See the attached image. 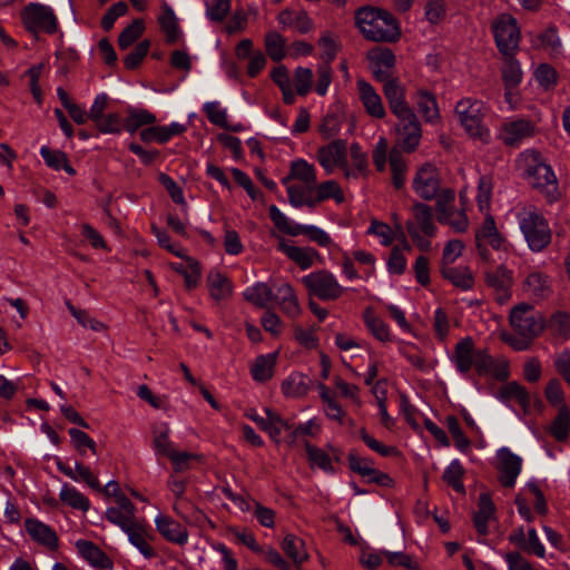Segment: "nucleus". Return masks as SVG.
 I'll use <instances>...</instances> for the list:
<instances>
[{"instance_id": "f257e3e1", "label": "nucleus", "mask_w": 570, "mask_h": 570, "mask_svg": "<svg viewBox=\"0 0 570 570\" xmlns=\"http://www.w3.org/2000/svg\"><path fill=\"white\" fill-rule=\"evenodd\" d=\"M355 24L365 39L374 42L394 43L402 36L397 19L390 11L373 6L356 9Z\"/></svg>"}, {"instance_id": "f03ea898", "label": "nucleus", "mask_w": 570, "mask_h": 570, "mask_svg": "<svg viewBox=\"0 0 570 570\" xmlns=\"http://www.w3.org/2000/svg\"><path fill=\"white\" fill-rule=\"evenodd\" d=\"M525 175L531 180V186L542 193L549 203L559 198L557 178L549 165L542 158L540 151L527 150L523 154Z\"/></svg>"}, {"instance_id": "7ed1b4c3", "label": "nucleus", "mask_w": 570, "mask_h": 570, "mask_svg": "<svg viewBox=\"0 0 570 570\" xmlns=\"http://www.w3.org/2000/svg\"><path fill=\"white\" fill-rule=\"evenodd\" d=\"M520 229L533 252H541L551 243V230L544 216L537 209L522 213Z\"/></svg>"}, {"instance_id": "20e7f679", "label": "nucleus", "mask_w": 570, "mask_h": 570, "mask_svg": "<svg viewBox=\"0 0 570 570\" xmlns=\"http://www.w3.org/2000/svg\"><path fill=\"white\" fill-rule=\"evenodd\" d=\"M21 21L24 29L35 39H39V32L53 35L58 31V20L53 10L41 3H29L21 11Z\"/></svg>"}, {"instance_id": "39448f33", "label": "nucleus", "mask_w": 570, "mask_h": 570, "mask_svg": "<svg viewBox=\"0 0 570 570\" xmlns=\"http://www.w3.org/2000/svg\"><path fill=\"white\" fill-rule=\"evenodd\" d=\"M532 309L531 304L520 303L510 312V325L520 336L535 338L546 327V320L542 314H529Z\"/></svg>"}, {"instance_id": "423d86ee", "label": "nucleus", "mask_w": 570, "mask_h": 570, "mask_svg": "<svg viewBox=\"0 0 570 570\" xmlns=\"http://www.w3.org/2000/svg\"><path fill=\"white\" fill-rule=\"evenodd\" d=\"M455 112L465 131L474 138L484 139L489 131L482 125L483 102L476 99L464 98L455 106Z\"/></svg>"}, {"instance_id": "0eeeda50", "label": "nucleus", "mask_w": 570, "mask_h": 570, "mask_svg": "<svg viewBox=\"0 0 570 570\" xmlns=\"http://www.w3.org/2000/svg\"><path fill=\"white\" fill-rule=\"evenodd\" d=\"M309 295L322 301L337 299L343 294V287L335 277L327 271L313 272L302 278Z\"/></svg>"}, {"instance_id": "6e6552de", "label": "nucleus", "mask_w": 570, "mask_h": 570, "mask_svg": "<svg viewBox=\"0 0 570 570\" xmlns=\"http://www.w3.org/2000/svg\"><path fill=\"white\" fill-rule=\"evenodd\" d=\"M493 32L497 47L502 55L515 52L520 41V29L512 16H501L493 24Z\"/></svg>"}, {"instance_id": "1a4fd4ad", "label": "nucleus", "mask_w": 570, "mask_h": 570, "mask_svg": "<svg viewBox=\"0 0 570 570\" xmlns=\"http://www.w3.org/2000/svg\"><path fill=\"white\" fill-rule=\"evenodd\" d=\"M487 242L493 249L499 250L503 247L505 242L502 234L498 230L493 216L488 213L482 223V226L475 232V245L478 254L482 261L490 259V252L487 248Z\"/></svg>"}, {"instance_id": "9d476101", "label": "nucleus", "mask_w": 570, "mask_h": 570, "mask_svg": "<svg viewBox=\"0 0 570 570\" xmlns=\"http://www.w3.org/2000/svg\"><path fill=\"white\" fill-rule=\"evenodd\" d=\"M484 281L488 287L493 291L494 299L500 304H505L511 298V288L513 286V272L504 265L484 273Z\"/></svg>"}, {"instance_id": "9b49d317", "label": "nucleus", "mask_w": 570, "mask_h": 570, "mask_svg": "<svg viewBox=\"0 0 570 570\" xmlns=\"http://www.w3.org/2000/svg\"><path fill=\"white\" fill-rule=\"evenodd\" d=\"M413 188L421 198L433 199L440 188L436 167L430 163L422 165L413 179Z\"/></svg>"}, {"instance_id": "f8f14e48", "label": "nucleus", "mask_w": 570, "mask_h": 570, "mask_svg": "<svg viewBox=\"0 0 570 570\" xmlns=\"http://www.w3.org/2000/svg\"><path fill=\"white\" fill-rule=\"evenodd\" d=\"M116 504L117 507H110L107 509L105 517L110 523L116 524L122 531L128 532L140 522V520L136 518V507L127 497H121L119 499V503Z\"/></svg>"}, {"instance_id": "ddd939ff", "label": "nucleus", "mask_w": 570, "mask_h": 570, "mask_svg": "<svg viewBox=\"0 0 570 570\" xmlns=\"http://www.w3.org/2000/svg\"><path fill=\"white\" fill-rule=\"evenodd\" d=\"M396 130L399 134V146L406 153H412L419 146L421 139V125L417 117L413 112V116L397 118Z\"/></svg>"}, {"instance_id": "4468645a", "label": "nucleus", "mask_w": 570, "mask_h": 570, "mask_svg": "<svg viewBox=\"0 0 570 570\" xmlns=\"http://www.w3.org/2000/svg\"><path fill=\"white\" fill-rule=\"evenodd\" d=\"M317 159L327 174L333 173L334 167L344 168L346 164V141L336 139L328 145L318 148Z\"/></svg>"}, {"instance_id": "2eb2a0df", "label": "nucleus", "mask_w": 570, "mask_h": 570, "mask_svg": "<svg viewBox=\"0 0 570 570\" xmlns=\"http://www.w3.org/2000/svg\"><path fill=\"white\" fill-rule=\"evenodd\" d=\"M498 459L499 481L504 488H512L520 474L522 461L508 448H502L498 451Z\"/></svg>"}, {"instance_id": "dca6fc26", "label": "nucleus", "mask_w": 570, "mask_h": 570, "mask_svg": "<svg viewBox=\"0 0 570 570\" xmlns=\"http://www.w3.org/2000/svg\"><path fill=\"white\" fill-rule=\"evenodd\" d=\"M383 91L391 111L397 118L413 116V110L405 100V89L399 80H391L385 83Z\"/></svg>"}, {"instance_id": "f3484780", "label": "nucleus", "mask_w": 570, "mask_h": 570, "mask_svg": "<svg viewBox=\"0 0 570 570\" xmlns=\"http://www.w3.org/2000/svg\"><path fill=\"white\" fill-rule=\"evenodd\" d=\"M476 351L474 341L470 336L460 340L455 344L452 361L460 373L465 374L472 368Z\"/></svg>"}, {"instance_id": "a211bd4d", "label": "nucleus", "mask_w": 570, "mask_h": 570, "mask_svg": "<svg viewBox=\"0 0 570 570\" xmlns=\"http://www.w3.org/2000/svg\"><path fill=\"white\" fill-rule=\"evenodd\" d=\"M24 527L33 541L53 551L58 549V535L49 525L36 519H27Z\"/></svg>"}, {"instance_id": "6ab92c4d", "label": "nucleus", "mask_w": 570, "mask_h": 570, "mask_svg": "<svg viewBox=\"0 0 570 570\" xmlns=\"http://www.w3.org/2000/svg\"><path fill=\"white\" fill-rule=\"evenodd\" d=\"M357 88L360 92V99L363 102V106L366 112L375 118H383L385 116V109L382 104L381 97L376 94L373 86L363 80H357Z\"/></svg>"}, {"instance_id": "aec40b11", "label": "nucleus", "mask_w": 570, "mask_h": 570, "mask_svg": "<svg viewBox=\"0 0 570 570\" xmlns=\"http://www.w3.org/2000/svg\"><path fill=\"white\" fill-rule=\"evenodd\" d=\"M495 513V505L489 493H481L478 502V511L473 514V523L480 535L489 532L488 522Z\"/></svg>"}, {"instance_id": "412c9836", "label": "nucleus", "mask_w": 570, "mask_h": 570, "mask_svg": "<svg viewBox=\"0 0 570 570\" xmlns=\"http://www.w3.org/2000/svg\"><path fill=\"white\" fill-rule=\"evenodd\" d=\"M502 139L507 146H514L522 139L533 135V125L524 119H518L508 124H504Z\"/></svg>"}, {"instance_id": "4be33fe9", "label": "nucleus", "mask_w": 570, "mask_h": 570, "mask_svg": "<svg viewBox=\"0 0 570 570\" xmlns=\"http://www.w3.org/2000/svg\"><path fill=\"white\" fill-rule=\"evenodd\" d=\"M156 527L159 533L170 542L184 544L187 541V529L168 517H158Z\"/></svg>"}, {"instance_id": "5701e85b", "label": "nucleus", "mask_w": 570, "mask_h": 570, "mask_svg": "<svg viewBox=\"0 0 570 570\" xmlns=\"http://www.w3.org/2000/svg\"><path fill=\"white\" fill-rule=\"evenodd\" d=\"M76 547L80 556L90 564L101 569H108L111 567L110 559L94 542L87 540H78L76 542Z\"/></svg>"}, {"instance_id": "b1692460", "label": "nucleus", "mask_w": 570, "mask_h": 570, "mask_svg": "<svg viewBox=\"0 0 570 570\" xmlns=\"http://www.w3.org/2000/svg\"><path fill=\"white\" fill-rule=\"evenodd\" d=\"M547 432L558 442H566L570 433V409L562 404L558 409L556 417L547 428Z\"/></svg>"}, {"instance_id": "393cba45", "label": "nucleus", "mask_w": 570, "mask_h": 570, "mask_svg": "<svg viewBox=\"0 0 570 570\" xmlns=\"http://www.w3.org/2000/svg\"><path fill=\"white\" fill-rule=\"evenodd\" d=\"M316 184H293L287 188L288 202L294 207L314 208Z\"/></svg>"}, {"instance_id": "a878e982", "label": "nucleus", "mask_w": 570, "mask_h": 570, "mask_svg": "<svg viewBox=\"0 0 570 570\" xmlns=\"http://www.w3.org/2000/svg\"><path fill=\"white\" fill-rule=\"evenodd\" d=\"M497 396L503 402L514 399L520 404L524 413L529 412L530 394L527 389L517 381H511L502 385L499 389Z\"/></svg>"}, {"instance_id": "bb28decb", "label": "nucleus", "mask_w": 570, "mask_h": 570, "mask_svg": "<svg viewBox=\"0 0 570 570\" xmlns=\"http://www.w3.org/2000/svg\"><path fill=\"white\" fill-rule=\"evenodd\" d=\"M278 248L284 252L289 259L295 262L302 269H307L313 265L315 257L320 258V254L312 247H298L287 245L283 240L278 244Z\"/></svg>"}, {"instance_id": "cd10ccee", "label": "nucleus", "mask_w": 570, "mask_h": 570, "mask_svg": "<svg viewBox=\"0 0 570 570\" xmlns=\"http://www.w3.org/2000/svg\"><path fill=\"white\" fill-rule=\"evenodd\" d=\"M501 76L505 90H512L521 83L523 73L514 53L503 55Z\"/></svg>"}, {"instance_id": "c85d7f7f", "label": "nucleus", "mask_w": 570, "mask_h": 570, "mask_svg": "<svg viewBox=\"0 0 570 570\" xmlns=\"http://www.w3.org/2000/svg\"><path fill=\"white\" fill-rule=\"evenodd\" d=\"M441 274L445 279L462 291L471 289L474 286V276L468 266H442Z\"/></svg>"}, {"instance_id": "c756f323", "label": "nucleus", "mask_w": 570, "mask_h": 570, "mask_svg": "<svg viewBox=\"0 0 570 570\" xmlns=\"http://www.w3.org/2000/svg\"><path fill=\"white\" fill-rule=\"evenodd\" d=\"M313 381L309 376L295 372L291 374L282 383V391L284 395L289 397L305 396L311 389Z\"/></svg>"}, {"instance_id": "7c9ffc66", "label": "nucleus", "mask_w": 570, "mask_h": 570, "mask_svg": "<svg viewBox=\"0 0 570 570\" xmlns=\"http://www.w3.org/2000/svg\"><path fill=\"white\" fill-rule=\"evenodd\" d=\"M532 46L535 49H543L549 51L551 56L561 52L562 42L556 26H549L546 30L535 36L532 40Z\"/></svg>"}, {"instance_id": "2f4dec72", "label": "nucleus", "mask_w": 570, "mask_h": 570, "mask_svg": "<svg viewBox=\"0 0 570 570\" xmlns=\"http://www.w3.org/2000/svg\"><path fill=\"white\" fill-rule=\"evenodd\" d=\"M412 210L415 218L414 224L419 232L421 230L428 237H433L435 235L436 227L433 224L432 207L423 203H415Z\"/></svg>"}, {"instance_id": "473e14b6", "label": "nucleus", "mask_w": 570, "mask_h": 570, "mask_svg": "<svg viewBox=\"0 0 570 570\" xmlns=\"http://www.w3.org/2000/svg\"><path fill=\"white\" fill-rule=\"evenodd\" d=\"M206 282L213 299L220 301L232 295V284L228 277L220 272H209Z\"/></svg>"}, {"instance_id": "72a5a7b5", "label": "nucleus", "mask_w": 570, "mask_h": 570, "mask_svg": "<svg viewBox=\"0 0 570 570\" xmlns=\"http://www.w3.org/2000/svg\"><path fill=\"white\" fill-rule=\"evenodd\" d=\"M304 547V541L294 534H287L282 542V549L293 560L297 569H301L302 563L308 559Z\"/></svg>"}, {"instance_id": "f704fd0d", "label": "nucleus", "mask_w": 570, "mask_h": 570, "mask_svg": "<svg viewBox=\"0 0 570 570\" xmlns=\"http://www.w3.org/2000/svg\"><path fill=\"white\" fill-rule=\"evenodd\" d=\"M158 23L166 36V42L169 45L175 43L179 37L178 19L167 3L163 6V12L158 17Z\"/></svg>"}, {"instance_id": "c9c22d12", "label": "nucleus", "mask_w": 570, "mask_h": 570, "mask_svg": "<svg viewBox=\"0 0 570 570\" xmlns=\"http://www.w3.org/2000/svg\"><path fill=\"white\" fill-rule=\"evenodd\" d=\"M389 163L392 173V185L396 189H401L405 184V173L407 166L402 151L399 148L393 147L390 150Z\"/></svg>"}, {"instance_id": "e433bc0d", "label": "nucleus", "mask_w": 570, "mask_h": 570, "mask_svg": "<svg viewBox=\"0 0 570 570\" xmlns=\"http://www.w3.org/2000/svg\"><path fill=\"white\" fill-rule=\"evenodd\" d=\"M187 262V266L181 264H171V268L180 274L185 279V285L188 289H193L197 286L202 275L200 264L193 257H183Z\"/></svg>"}, {"instance_id": "4c0bfd02", "label": "nucleus", "mask_w": 570, "mask_h": 570, "mask_svg": "<svg viewBox=\"0 0 570 570\" xmlns=\"http://www.w3.org/2000/svg\"><path fill=\"white\" fill-rule=\"evenodd\" d=\"M126 533L128 534L130 543L134 544L145 558L151 559L156 556L155 549L147 541L148 534L144 521H140Z\"/></svg>"}, {"instance_id": "58836bf2", "label": "nucleus", "mask_w": 570, "mask_h": 570, "mask_svg": "<svg viewBox=\"0 0 570 570\" xmlns=\"http://www.w3.org/2000/svg\"><path fill=\"white\" fill-rule=\"evenodd\" d=\"M244 298L256 307L267 308L274 299V293L267 284L257 283L244 292Z\"/></svg>"}, {"instance_id": "ea45409f", "label": "nucleus", "mask_w": 570, "mask_h": 570, "mask_svg": "<svg viewBox=\"0 0 570 570\" xmlns=\"http://www.w3.org/2000/svg\"><path fill=\"white\" fill-rule=\"evenodd\" d=\"M276 363V353L259 355L250 368L253 379L257 382H266L273 376V368Z\"/></svg>"}, {"instance_id": "a19ab883", "label": "nucleus", "mask_w": 570, "mask_h": 570, "mask_svg": "<svg viewBox=\"0 0 570 570\" xmlns=\"http://www.w3.org/2000/svg\"><path fill=\"white\" fill-rule=\"evenodd\" d=\"M363 318L365 322V325L372 333V335L381 341V342H389L391 341V334L389 326L385 324V322L379 317H376L373 313V309L371 307H366L363 313Z\"/></svg>"}, {"instance_id": "79ce46f5", "label": "nucleus", "mask_w": 570, "mask_h": 570, "mask_svg": "<svg viewBox=\"0 0 570 570\" xmlns=\"http://www.w3.org/2000/svg\"><path fill=\"white\" fill-rule=\"evenodd\" d=\"M314 207L328 198H333L337 204L344 202V194L340 185L335 180H326L316 184Z\"/></svg>"}, {"instance_id": "37998d69", "label": "nucleus", "mask_w": 570, "mask_h": 570, "mask_svg": "<svg viewBox=\"0 0 570 570\" xmlns=\"http://www.w3.org/2000/svg\"><path fill=\"white\" fill-rule=\"evenodd\" d=\"M285 47L286 39L281 33L271 31L265 36V50L273 61L279 62L285 58Z\"/></svg>"}, {"instance_id": "c03bdc74", "label": "nucleus", "mask_w": 570, "mask_h": 570, "mask_svg": "<svg viewBox=\"0 0 570 570\" xmlns=\"http://www.w3.org/2000/svg\"><path fill=\"white\" fill-rule=\"evenodd\" d=\"M524 291L530 293L531 296L542 299L546 298L550 293V287L547 277L540 273L530 274L524 283Z\"/></svg>"}, {"instance_id": "a18cd8bd", "label": "nucleus", "mask_w": 570, "mask_h": 570, "mask_svg": "<svg viewBox=\"0 0 570 570\" xmlns=\"http://www.w3.org/2000/svg\"><path fill=\"white\" fill-rule=\"evenodd\" d=\"M291 177L304 184H316L317 177L313 165L305 159H296L291 163Z\"/></svg>"}, {"instance_id": "49530a36", "label": "nucleus", "mask_w": 570, "mask_h": 570, "mask_svg": "<svg viewBox=\"0 0 570 570\" xmlns=\"http://www.w3.org/2000/svg\"><path fill=\"white\" fill-rule=\"evenodd\" d=\"M144 20L138 18L132 20L118 37V46L121 50L129 48L144 33Z\"/></svg>"}, {"instance_id": "de8ad7c7", "label": "nucleus", "mask_w": 570, "mask_h": 570, "mask_svg": "<svg viewBox=\"0 0 570 570\" xmlns=\"http://www.w3.org/2000/svg\"><path fill=\"white\" fill-rule=\"evenodd\" d=\"M304 445H305V450L307 453L308 462L312 468L318 466L320 469H322L325 472H331V473L334 472V468L331 463V459L324 450L311 444L307 441L304 443Z\"/></svg>"}, {"instance_id": "09e8293b", "label": "nucleus", "mask_w": 570, "mask_h": 570, "mask_svg": "<svg viewBox=\"0 0 570 570\" xmlns=\"http://www.w3.org/2000/svg\"><path fill=\"white\" fill-rule=\"evenodd\" d=\"M419 111L425 118L426 121H433L439 118V108L435 96L426 90H419Z\"/></svg>"}, {"instance_id": "8fccbe9b", "label": "nucleus", "mask_w": 570, "mask_h": 570, "mask_svg": "<svg viewBox=\"0 0 570 570\" xmlns=\"http://www.w3.org/2000/svg\"><path fill=\"white\" fill-rule=\"evenodd\" d=\"M350 470L363 478L370 479L372 474H376L373 461L368 458H361L355 450L350 451L347 455Z\"/></svg>"}, {"instance_id": "3c124183", "label": "nucleus", "mask_w": 570, "mask_h": 570, "mask_svg": "<svg viewBox=\"0 0 570 570\" xmlns=\"http://www.w3.org/2000/svg\"><path fill=\"white\" fill-rule=\"evenodd\" d=\"M367 59L372 67L392 69L395 66L396 58L390 48L376 47L367 52Z\"/></svg>"}, {"instance_id": "603ef678", "label": "nucleus", "mask_w": 570, "mask_h": 570, "mask_svg": "<svg viewBox=\"0 0 570 570\" xmlns=\"http://www.w3.org/2000/svg\"><path fill=\"white\" fill-rule=\"evenodd\" d=\"M59 498L63 503L73 509L87 511L90 507V502L87 497L67 484L62 487Z\"/></svg>"}, {"instance_id": "864d4df0", "label": "nucleus", "mask_w": 570, "mask_h": 570, "mask_svg": "<svg viewBox=\"0 0 570 570\" xmlns=\"http://www.w3.org/2000/svg\"><path fill=\"white\" fill-rule=\"evenodd\" d=\"M493 181L492 177L483 175L478 183L476 203L481 213H489L491 196H492Z\"/></svg>"}, {"instance_id": "5fc2aeb1", "label": "nucleus", "mask_w": 570, "mask_h": 570, "mask_svg": "<svg viewBox=\"0 0 570 570\" xmlns=\"http://www.w3.org/2000/svg\"><path fill=\"white\" fill-rule=\"evenodd\" d=\"M464 469L462 464L454 460L443 472V481L452 487L456 492L464 493L465 489L462 482Z\"/></svg>"}, {"instance_id": "6e6d98bb", "label": "nucleus", "mask_w": 570, "mask_h": 570, "mask_svg": "<svg viewBox=\"0 0 570 570\" xmlns=\"http://www.w3.org/2000/svg\"><path fill=\"white\" fill-rule=\"evenodd\" d=\"M149 48L150 41L148 39L140 41L135 47V49L124 59L125 67L129 70L137 69L141 65L144 58L147 56Z\"/></svg>"}, {"instance_id": "4d7b16f0", "label": "nucleus", "mask_w": 570, "mask_h": 570, "mask_svg": "<svg viewBox=\"0 0 570 570\" xmlns=\"http://www.w3.org/2000/svg\"><path fill=\"white\" fill-rule=\"evenodd\" d=\"M68 433L71 438L73 448L78 451L79 454L85 455V448L90 449L91 452L96 454V443L87 433L75 428L69 429Z\"/></svg>"}, {"instance_id": "13d9d810", "label": "nucleus", "mask_w": 570, "mask_h": 570, "mask_svg": "<svg viewBox=\"0 0 570 570\" xmlns=\"http://www.w3.org/2000/svg\"><path fill=\"white\" fill-rule=\"evenodd\" d=\"M446 426H448V430L449 432L451 433L453 440H454V443H455V446L465 452L470 445H471V442L470 440L464 435L460 424H459V421L455 416L453 415H450L446 417Z\"/></svg>"}, {"instance_id": "bf43d9fd", "label": "nucleus", "mask_w": 570, "mask_h": 570, "mask_svg": "<svg viewBox=\"0 0 570 570\" xmlns=\"http://www.w3.org/2000/svg\"><path fill=\"white\" fill-rule=\"evenodd\" d=\"M534 77L539 85L548 90L556 86L558 73L550 65L541 63L537 67Z\"/></svg>"}, {"instance_id": "052dcab7", "label": "nucleus", "mask_w": 570, "mask_h": 570, "mask_svg": "<svg viewBox=\"0 0 570 570\" xmlns=\"http://www.w3.org/2000/svg\"><path fill=\"white\" fill-rule=\"evenodd\" d=\"M387 559L389 564L392 567H403L407 570H420V564L412 559V557L404 552H390L382 551Z\"/></svg>"}, {"instance_id": "680f3d73", "label": "nucleus", "mask_w": 570, "mask_h": 570, "mask_svg": "<svg viewBox=\"0 0 570 570\" xmlns=\"http://www.w3.org/2000/svg\"><path fill=\"white\" fill-rule=\"evenodd\" d=\"M128 12V4L124 1L114 3L101 19V28L105 31H110L115 24V21L125 16Z\"/></svg>"}, {"instance_id": "e2e57ef3", "label": "nucleus", "mask_w": 570, "mask_h": 570, "mask_svg": "<svg viewBox=\"0 0 570 570\" xmlns=\"http://www.w3.org/2000/svg\"><path fill=\"white\" fill-rule=\"evenodd\" d=\"M360 436L371 450L377 452L382 456H395L399 455L400 453V451L395 446H387L376 441L366 432L364 428L360 430Z\"/></svg>"}, {"instance_id": "0e129e2a", "label": "nucleus", "mask_w": 570, "mask_h": 570, "mask_svg": "<svg viewBox=\"0 0 570 570\" xmlns=\"http://www.w3.org/2000/svg\"><path fill=\"white\" fill-rule=\"evenodd\" d=\"M101 134H119L121 131V117L119 114H109L95 121Z\"/></svg>"}, {"instance_id": "69168bd1", "label": "nucleus", "mask_w": 570, "mask_h": 570, "mask_svg": "<svg viewBox=\"0 0 570 570\" xmlns=\"http://www.w3.org/2000/svg\"><path fill=\"white\" fill-rule=\"evenodd\" d=\"M313 72L309 68L298 67L295 70L294 83L296 92L299 96H305L312 86Z\"/></svg>"}, {"instance_id": "338daca9", "label": "nucleus", "mask_w": 570, "mask_h": 570, "mask_svg": "<svg viewBox=\"0 0 570 570\" xmlns=\"http://www.w3.org/2000/svg\"><path fill=\"white\" fill-rule=\"evenodd\" d=\"M546 326L556 334L567 335L570 332V316L564 312H557L546 323Z\"/></svg>"}, {"instance_id": "774afa93", "label": "nucleus", "mask_w": 570, "mask_h": 570, "mask_svg": "<svg viewBox=\"0 0 570 570\" xmlns=\"http://www.w3.org/2000/svg\"><path fill=\"white\" fill-rule=\"evenodd\" d=\"M204 111L212 124L228 129L226 111L220 109L217 102L206 104Z\"/></svg>"}]
</instances>
